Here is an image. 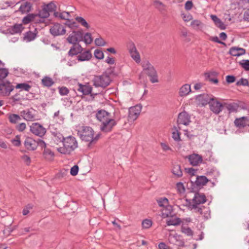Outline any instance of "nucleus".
Here are the masks:
<instances>
[{
	"label": "nucleus",
	"mask_w": 249,
	"mask_h": 249,
	"mask_svg": "<svg viewBox=\"0 0 249 249\" xmlns=\"http://www.w3.org/2000/svg\"><path fill=\"white\" fill-rule=\"evenodd\" d=\"M205 195L203 193H196L192 199V202L188 204L189 209L193 210L194 212L199 213L205 219H208L210 217V210L209 207L200 206L206 202Z\"/></svg>",
	"instance_id": "f257e3e1"
},
{
	"label": "nucleus",
	"mask_w": 249,
	"mask_h": 249,
	"mask_svg": "<svg viewBox=\"0 0 249 249\" xmlns=\"http://www.w3.org/2000/svg\"><path fill=\"white\" fill-rule=\"evenodd\" d=\"M96 117L101 122V131L105 133L111 131L117 124V122L111 117V114L105 110H98L96 114Z\"/></svg>",
	"instance_id": "f03ea898"
},
{
	"label": "nucleus",
	"mask_w": 249,
	"mask_h": 249,
	"mask_svg": "<svg viewBox=\"0 0 249 249\" xmlns=\"http://www.w3.org/2000/svg\"><path fill=\"white\" fill-rule=\"evenodd\" d=\"M63 143V147L57 148V151L63 154H70L78 147L77 142L72 136L65 138Z\"/></svg>",
	"instance_id": "7ed1b4c3"
},
{
	"label": "nucleus",
	"mask_w": 249,
	"mask_h": 249,
	"mask_svg": "<svg viewBox=\"0 0 249 249\" xmlns=\"http://www.w3.org/2000/svg\"><path fill=\"white\" fill-rule=\"evenodd\" d=\"M94 133L93 129L88 126H82L77 130L78 136L82 141L89 142V147H90L92 144Z\"/></svg>",
	"instance_id": "20e7f679"
},
{
	"label": "nucleus",
	"mask_w": 249,
	"mask_h": 249,
	"mask_svg": "<svg viewBox=\"0 0 249 249\" xmlns=\"http://www.w3.org/2000/svg\"><path fill=\"white\" fill-rule=\"evenodd\" d=\"M110 81V77L107 73H104L100 75L95 76L92 80L93 85L95 87L103 88H105L108 86Z\"/></svg>",
	"instance_id": "39448f33"
},
{
	"label": "nucleus",
	"mask_w": 249,
	"mask_h": 249,
	"mask_svg": "<svg viewBox=\"0 0 249 249\" xmlns=\"http://www.w3.org/2000/svg\"><path fill=\"white\" fill-rule=\"evenodd\" d=\"M23 118L28 121H34L37 119V111L33 108L23 110L20 112Z\"/></svg>",
	"instance_id": "423d86ee"
},
{
	"label": "nucleus",
	"mask_w": 249,
	"mask_h": 249,
	"mask_svg": "<svg viewBox=\"0 0 249 249\" xmlns=\"http://www.w3.org/2000/svg\"><path fill=\"white\" fill-rule=\"evenodd\" d=\"M14 89V87L8 81L0 82V95L1 96H9Z\"/></svg>",
	"instance_id": "0eeeda50"
},
{
	"label": "nucleus",
	"mask_w": 249,
	"mask_h": 249,
	"mask_svg": "<svg viewBox=\"0 0 249 249\" xmlns=\"http://www.w3.org/2000/svg\"><path fill=\"white\" fill-rule=\"evenodd\" d=\"M210 110L214 114H218L223 108V105L219 102L216 98L213 97L209 104Z\"/></svg>",
	"instance_id": "6e6552de"
},
{
	"label": "nucleus",
	"mask_w": 249,
	"mask_h": 249,
	"mask_svg": "<svg viewBox=\"0 0 249 249\" xmlns=\"http://www.w3.org/2000/svg\"><path fill=\"white\" fill-rule=\"evenodd\" d=\"M30 130L32 133L39 137H42L46 132V129L40 124L34 123L30 126Z\"/></svg>",
	"instance_id": "1a4fd4ad"
},
{
	"label": "nucleus",
	"mask_w": 249,
	"mask_h": 249,
	"mask_svg": "<svg viewBox=\"0 0 249 249\" xmlns=\"http://www.w3.org/2000/svg\"><path fill=\"white\" fill-rule=\"evenodd\" d=\"M127 47L131 57L136 63H139L141 61L140 55L134 43L132 42H129L127 44Z\"/></svg>",
	"instance_id": "9d476101"
},
{
	"label": "nucleus",
	"mask_w": 249,
	"mask_h": 249,
	"mask_svg": "<svg viewBox=\"0 0 249 249\" xmlns=\"http://www.w3.org/2000/svg\"><path fill=\"white\" fill-rule=\"evenodd\" d=\"M83 32L82 31H73L67 38V41L71 44H77L83 38Z\"/></svg>",
	"instance_id": "9b49d317"
},
{
	"label": "nucleus",
	"mask_w": 249,
	"mask_h": 249,
	"mask_svg": "<svg viewBox=\"0 0 249 249\" xmlns=\"http://www.w3.org/2000/svg\"><path fill=\"white\" fill-rule=\"evenodd\" d=\"M50 32L53 36H58L64 35L66 30L60 24L55 23L51 27Z\"/></svg>",
	"instance_id": "f8f14e48"
},
{
	"label": "nucleus",
	"mask_w": 249,
	"mask_h": 249,
	"mask_svg": "<svg viewBox=\"0 0 249 249\" xmlns=\"http://www.w3.org/2000/svg\"><path fill=\"white\" fill-rule=\"evenodd\" d=\"M177 122L178 128L180 129L179 125H188L190 124L191 122L190 116L186 112H182L178 114Z\"/></svg>",
	"instance_id": "ddd939ff"
},
{
	"label": "nucleus",
	"mask_w": 249,
	"mask_h": 249,
	"mask_svg": "<svg viewBox=\"0 0 249 249\" xmlns=\"http://www.w3.org/2000/svg\"><path fill=\"white\" fill-rule=\"evenodd\" d=\"M141 111V107L140 106H136L130 107L129 109L128 120L134 121L139 116Z\"/></svg>",
	"instance_id": "4468645a"
},
{
	"label": "nucleus",
	"mask_w": 249,
	"mask_h": 249,
	"mask_svg": "<svg viewBox=\"0 0 249 249\" xmlns=\"http://www.w3.org/2000/svg\"><path fill=\"white\" fill-rule=\"evenodd\" d=\"M144 72L149 77L150 81L152 83L159 82L157 72L153 66L150 67Z\"/></svg>",
	"instance_id": "2eb2a0df"
},
{
	"label": "nucleus",
	"mask_w": 249,
	"mask_h": 249,
	"mask_svg": "<svg viewBox=\"0 0 249 249\" xmlns=\"http://www.w3.org/2000/svg\"><path fill=\"white\" fill-rule=\"evenodd\" d=\"M24 144L25 148L28 150L34 151L36 150L37 147L36 140L30 137H27L25 139Z\"/></svg>",
	"instance_id": "dca6fc26"
},
{
	"label": "nucleus",
	"mask_w": 249,
	"mask_h": 249,
	"mask_svg": "<svg viewBox=\"0 0 249 249\" xmlns=\"http://www.w3.org/2000/svg\"><path fill=\"white\" fill-rule=\"evenodd\" d=\"M213 96L209 95L208 94H200L196 96V100L199 102V103L203 106H205L207 104H210Z\"/></svg>",
	"instance_id": "f3484780"
},
{
	"label": "nucleus",
	"mask_w": 249,
	"mask_h": 249,
	"mask_svg": "<svg viewBox=\"0 0 249 249\" xmlns=\"http://www.w3.org/2000/svg\"><path fill=\"white\" fill-rule=\"evenodd\" d=\"M189 161L192 166H197L202 162V158L196 154H193L188 157Z\"/></svg>",
	"instance_id": "a211bd4d"
},
{
	"label": "nucleus",
	"mask_w": 249,
	"mask_h": 249,
	"mask_svg": "<svg viewBox=\"0 0 249 249\" xmlns=\"http://www.w3.org/2000/svg\"><path fill=\"white\" fill-rule=\"evenodd\" d=\"M72 46L68 52V55L69 56L76 55L83 51V48L79 44H72Z\"/></svg>",
	"instance_id": "6ab92c4d"
},
{
	"label": "nucleus",
	"mask_w": 249,
	"mask_h": 249,
	"mask_svg": "<svg viewBox=\"0 0 249 249\" xmlns=\"http://www.w3.org/2000/svg\"><path fill=\"white\" fill-rule=\"evenodd\" d=\"M76 89L84 95H89L92 91V88L89 85H82L78 83Z\"/></svg>",
	"instance_id": "aec40b11"
},
{
	"label": "nucleus",
	"mask_w": 249,
	"mask_h": 249,
	"mask_svg": "<svg viewBox=\"0 0 249 249\" xmlns=\"http://www.w3.org/2000/svg\"><path fill=\"white\" fill-rule=\"evenodd\" d=\"M249 123V119L247 117L236 118L234 122L235 125L239 128L245 127Z\"/></svg>",
	"instance_id": "412c9836"
},
{
	"label": "nucleus",
	"mask_w": 249,
	"mask_h": 249,
	"mask_svg": "<svg viewBox=\"0 0 249 249\" xmlns=\"http://www.w3.org/2000/svg\"><path fill=\"white\" fill-rule=\"evenodd\" d=\"M229 53L234 56H239L246 53L245 49L237 47H233L230 50Z\"/></svg>",
	"instance_id": "4be33fe9"
},
{
	"label": "nucleus",
	"mask_w": 249,
	"mask_h": 249,
	"mask_svg": "<svg viewBox=\"0 0 249 249\" xmlns=\"http://www.w3.org/2000/svg\"><path fill=\"white\" fill-rule=\"evenodd\" d=\"M79 53L80 54L77 56V59L79 61H88L92 57V54L89 50H87L84 52H82Z\"/></svg>",
	"instance_id": "5701e85b"
},
{
	"label": "nucleus",
	"mask_w": 249,
	"mask_h": 249,
	"mask_svg": "<svg viewBox=\"0 0 249 249\" xmlns=\"http://www.w3.org/2000/svg\"><path fill=\"white\" fill-rule=\"evenodd\" d=\"M208 181V179L205 176H197L195 183L197 187H200L204 186Z\"/></svg>",
	"instance_id": "b1692460"
},
{
	"label": "nucleus",
	"mask_w": 249,
	"mask_h": 249,
	"mask_svg": "<svg viewBox=\"0 0 249 249\" xmlns=\"http://www.w3.org/2000/svg\"><path fill=\"white\" fill-rule=\"evenodd\" d=\"M210 17L216 27L221 30L225 29V24L216 15H211Z\"/></svg>",
	"instance_id": "393cba45"
},
{
	"label": "nucleus",
	"mask_w": 249,
	"mask_h": 249,
	"mask_svg": "<svg viewBox=\"0 0 249 249\" xmlns=\"http://www.w3.org/2000/svg\"><path fill=\"white\" fill-rule=\"evenodd\" d=\"M24 29L22 24H15L11 26L10 29V32L12 34L21 33Z\"/></svg>",
	"instance_id": "a878e982"
},
{
	"label": "nucleus",
	"mask_w": 249,
	"mask_h": 249,
	"mask_svg": "<svg viewBox=\"0 0 249 249\" xmlns=\"http://www.w3.org/2000/svg\"><path fill=\"white\" fill-rule=\"evenodd\" d=\"M191 91L190 85L185 84L182 86L179 91V94L180 96H185L187 95Z\"/></svg>",
	"instance_id": "bb28decb"
},
{
	"label": "nucleus",
	"mask_w": 249,
	"mask_h": 249,
	"mask_svg": "<svg viewBox=\"0 0 249 249\" xmlns=\"http://www.w3.org/2000/svg\"><path fill=\"white\" fill-rule=\"evenodd\" d=\"M191 26L196 31H200L203 28L204 25L199 20H193L191 23Z\"/></svg>",
	"instance_id": "cd10ccee"
},
{
	"label": "nucleus",
	"mask_w": 249,
	"mask_h": 249,
	"mask_svg": "<svg viewBox=\"0 0 249 249\" xmlns=\"http://www.w3.org/2000/svg\"><path fill=\"white\" fill-rule=\"evenodd\" d=\"M41 83L44 87H50L54 83L53 79L49 76H45L41 80Z\"/></svg>",
	"instance_id": "c85d7f7f"
},
{
	"label": "nucleus",
	"mask_w": 249,
	"mask_h": 249,
	"mask_svg": "<svg viewBox=\"0 0 249 249\" xmlns=\"http://www.w3.org/2000/svg\"><path fill=\"white\" fill-rule=\"evenodd\" d=\"M8 120L11 124H15L21 121V117L18 114H8Z\"/></svg>",
	"instance_id": "c756f323"
},
{
	"label": "nucleus",
	"mask_w": 249,
	"mask_h": 249,
	"mask_svg": "<svg viewBox=\"0 0 249 249\" xmlns=\"http://www.w3.org/2000/svg\"><path fill=\"white\" fill-rule=\"evenodd\" d=\"M36 36V33L31 31H29L25 33L24 36V39L27 42H30L34 40Z\"/></svg>",
	"instance_id": "7c9ffc66"
},
{
	"label": "nucleus",
	"mask_w": 249,
	"mask_h": 249,
	"mask_svg": "<svg viewBox=\"0 0 249 249\" xmlns=\"http://www.w3.org/2000/svg\"><path fill=\"white\" fill-rule=\"evenodd\" d=\"M36 17V15L35 14H29L23 18L22 22L24 24H27L34 20Z\"/></svg>",
	"instance_id": "2f4dec72"
},
{
	"label": "nucleus",
	"mask_w": 249,
	"mask_h": 249,
	"mask_svg": "<svg viewBox=\"0 0 249 249\" xmlns=\"http://www.w3.org/2000/svg\"><path fill=\"white\" fill-rule=\"evenodd\" d=\"M173 174L178 178L181 177L182 176V172L179 165H175L172 169Z\"/></svg>",
	"instance_id": "473e14b6"
},
{
	"label": "nucleus",
	"mask_w": 249,
	"mask_h": 249,
	"mask_svg": "<svg viewBox=\"0 0 249 249\" xmlns=\"http://www.w3.org/2000/svg\"><path fill=\"white\" fill-rule=\"evenodd\" d=\"M36 17H39L41 18H47L50 16L49 12L47 11L44 6H42V9L40 10L38 14H36Z\"/></svg>",
	"instance_id": "72a5a7b5"
},
{
	"label": "nucleus",
	"mask_w": 249,
	"mask_h": 249,
	"mask_svg": "<svg viewBox=\"0 0 249 249\" xmlns=\"http://www.w3.org/2000/svg\"><path fill=\"white\" fill-rule=\"evenodd\" d=\"M181 223V220L179 218H170L166 221V224L168 226H178Z\"/></svg>",
	"instance_id": "f704fd0d"
},
{
	"label": "nucleus",
	"mask_w": 249,
	"mask_h": 249,
	"mask_svg": "<svg viewBox=\"0 0 249 249\" xmlns=\"http://www.w3.org/2000/svg\"><path fill=\"white\" fill-rule=\"evenodd\" d=\"M227 109L230 112H233L236 111L238 108V105L235 103H231L230 104H225Z\"/></svg>",
	"instance_id": "c9c22d12"
},
{
	"label": "nucleus",
	"mask_w": 249,
	"mask_h": 249,
	"mask_svg": "<svg viewBox=\"0 0 249 249\" xmlns=\"http://www.w3.org/2000/svg\"><path fill=\"white\" fill-rule=\"evenodd\" d=\"M165 208L164 209V212L162 213V216L165 217H172L173 215V207L171 205H167V206L165 207Z\"/></svg>",
	"instance_id": "e433bc0d"
},
{
	"label": "nucleus",
	"mask_w": 249,
	"mask_h": 249,
	"mask_svg": "<svg viewBox=\"0 0 249 249\" xmlns=\"http://www.w3.org/2000/svg\"><path fill=\"white\" fill-rule=\"evenodd\" d=\"M43 155L47 160H52L54 157V153L50 149L46 148L44 150Z\"/></svg>",
	"instance_id": "4c0bfd02"
},
{
	"label": "nucleus",
	"mask_w": 249,
	"mask_h": 249,
	"mask_svg": "<svg viewBox=\"0 0 249 249\" xmlns=\"http://www.w3.org/2000/svg\"><path fill=\"white\" fill-rule=\"evenodd\" d=\"M75 19L83 27H84L87 29L89 28L90 26L83 18L77 16L75 18Z\"/></svg>",
	"instance_id": "58836bf2"
},
{
	"label": "nucleus",
	"mask_w": 249,
	"mask_h": 249,
	"mask_svg": "<svg viewBox=\"0 0 249 249\" xmlns=\"http://www.w3.org/2000/svg\"><path fill=\"white\" fill-rule=\"evenodd\" d=\"M9 74L8 69L6 68H0V82H5L3 80Z\"/></svg>",
	"instance_id": "ea45409f"
},
{
	"label": "nucleus",
	"mask_w": 249,
	"mask_h": 249,
	"mask_svg": "<svg viewBox=\"0 0 249 249\" xmlns=\"http://www.w3.org/2000/svg\"><path fill=\"white\" fill-rule=\"evenodd\" d=\"M174 128L175 131L172 133V138L175 141L178 142L180 141V133L178 132L180 129H178V126H174Z\"/></svg>",
	"instance_id": "a19ab883"
},
{
	"label": "nucleus",
	"mask_w": 249,
	"mask_h": 249,
	"mask_svg": "<svg viewBox=\"0 0 249 249\" xmlns=\"http://www.w3.org/2000/svg\"><path fill=\"white\" fill-rule=\"evenodd\" d=\"M153 5L159 11L162 12L165 10V6L163 3L159 0H155Z\"/></svg>",
	"instance_id": "79ce46f5"
},
{
	"label": "nucleus",
	"mask_w": 249,
	"mask_h": 249,
	"mask_svg": "<svg viewBox=\"0 0 249 249\" xmlns=\"http://www.w3.org/2000/svg\"><path fill=\"white\" fill-rule=\"evenodd\" d=\"M56 17L60 18L62 19L68 20L70 18V13L68 12H63L62 13H56L55 14Z\"/></svg>",
	"instance_id": "37998d69"
},
{
	"label": "nucleus",
	"mask_w": 249,
	"mask_h": 249,
	"mask_svg": "<svg viewBox=\"0 0 249 249\" xmlns=\"http://www.w3.org/2000/svg\"><path fill=\"white\" fill-rule=\"evenodd\" d=\"M16 89H20L22 90H24L27 91H29L30 89L31 88V86L29 85V84L23 83H20L18 84L16 86Z\"/></svg>",
	"instance_id": "c03bdc74"
},
{
	"label": "nucleus",
	"mask_w": 249,
	"mask_h": 249,
	"mask_svg": "<svg viewBox=\"0 0 249 249\" xmlns=\"http://www.w3.org/2000/svg\"><path fill=\"white\" fill-rule=\"evenodd\" d=\"M65 25L71 29H76L78 27V26L76 22L72 20H70L69 18L66 20V22L65 23Z\"/></svg>",
	"instance_id": "a18cd8bd"
},
{
	"label": "nucleus",
	"mask_w": 249,
	"mask_h": 249,
	"mask_svg": "<svg viewBox=\"0 0 249 249\" xmlns=\"http://www.w3.org/2000/svg\"><path fill=\"white\" fill-rule=\"evenodd\" d=\"M157 202L160 207H165L169 204L168 199L166 197L160 198L157 200Z\"/></svg>",
	"instance_id": "49530a36"
},
{
	"label": "nucleus",
	"mask_w": 249,
	"mask_h": 249,
	"mask_svg": "<svg viewBox=\"0 0 249 249\" xmlns=\"http://www.w3.org/2000/svg\"><path fill=\"white\" fill-rule=\"evenodd\" d=\"M181 231L182 233H184L187 236H192L193 235V231L191 229V228L187 227L182 226L181 228Z\"/></svg>",
	"instance_id": "de8ad7c7"
},
{
	"label": "nucleus",
	"mask_w": 249,
	"mask_h": 249,
	"mask_svg": "<svg viewBox=\"0 0 249 249\" xmlns=\"http://www.w3.org/2000/svg\"><path fill=\"white\" fill-rule=\"evenodd\" d=\"M142 225L143 228L148 229L151 227L152 225V222L149 219H145L142 221Z\"/></svg>",
	"instance_id": "09e8293b"
},
{
	"label": "nucleus",
	"mask_w": 249,
	"mask_h": 249,
	"mask_svg": "<svg viewBox=\"0 0 249 249\" xmlns=\"http://www.w3.org/2000/svg\"><path fill=\"white\" fill-rule=\"evenodd\" d=\"M43 6L46 8L49 12H53L55 10L56 8L55 5L53 2H51L47 4L44 5Z\"/></svg>",
	"instance_id": "8fccbe9b"
},
{
	"label": "nucleus",
	"mask_w": 249,
	"mask_h": 249,
	"mask_svg": "<svg viewBox=\"0 0 249 249\" xmlns=\"http://www.w3.org/2000/svg\"><path fill=\"white\" fill-rule=\"evenodd\" d=\"M94 54L95 57L98 59H102L104 56L103 52L98 49H96L94 51Z\"/></svg>",
	"instance_id": "3c124183"
},
{
	"label": "nucleus",
	"mask_w": 249,
	"mask_h": 249,
	"mask_svg": "<svg viewBox=\"0 0 249 249\" xmlns=\"http://www.w3.org/2000/svg\"><path fill=\"white\" fill-rule=\"evenodd\" d=\"M84 42L86 44H90L92 41L91 35L90 33H86L84 36Z\"/></svg>",
	"instance_id": "603ef678"
},
{
	"label": "nucleus",
	"mask_w": 249,
	"mask_h": 249,
	"mask_svg": "<svg viewBox=\"0 0 249 249\" xmlns=\"http://www.w3.org/2000/svg\"><path fill=\"white\" fill-rule=\"evenodd\" d=\"M153 66L148 60H143L142 63V67L143 71H145L146 70Z\"/></svg>",
	"instance_id": "864d4df0"
},
{
	"label": "nucleus",
	"mask_w": 249,
	"mask_h": 249,
	"mask_svg": "<svg viewBox=\"0 0 249 249\" xmlns=\"http://www.w3.org/2000/svg\"><path fill=\"white\" fill-rule=\"evenodd\" d=\"M239 64L246 71H249V60H242Z\"/></svg>",
	"instance_id": "5fc2aeb1"
},
{
	"label": "nucleus",
	"mask_w": 249,
	"mask_h": 249,
	"mask_svg": "<svg viewBox=\"0 0 249 249\" xmlns=\"http://www.w3.org/2000/svg\"><path fill=\"white\" fill-rule=\"evenodd\" d=\"M59 92L61 95L65 96L69 93V90L66 87H62L59 88Z\"/></svg>",
	"instance_id": "6e6d98bb"
},
{
	"label": "nucleus",
	"mask_w": 249,
	"mask_h": 249,
	"mask_svg": "<svg viewBox=\"0 0 249 249\" xmlns=\"http://www.w3.org/2000/svg\"><path fill=\"white\" fill-rule=\"evenodd\" d=\"M64 139L65 138L60 134L55 135L53 138V140L56 143H58L59 142H63Z\"/></svg>",
	"instance_id": "4d7b16f0"
},
{
	"label": "nucleus",
	"mask_w": 249,
	"mask_h": 249,
	"mask_svg": "<svg viewBox=\"0 0 249 249\" xmlns=\"http://www.w3.org/2000/svg\"><path fill=\"white\" fill-rule=\"evenodd\" d=\"M176 187L178 191L180 193H183L185 192V188L184 185L181 182H178L177 183Z\"/></svg>",
	"instance_id": "13d9d810"
},
{
	"label": "nucleus",
	"mask_w": 249,
	"mask_h": 249,
	"mask_svg": "<svg viewBox=\"0 0 249 249\" xmlns=\"http://www.w3.org/2000/svg\"><path fill=\"white\" fill-rule=\"evenodd\" d=\"M12 143L16 146H19L21 144V142L20 140V137L18 135L16 136L14 139L11 140Z\"/></svg>",
	"instance_id": "bf43d9fd"
},
{
	"label": "nucleus",
	"mask_w": 249,
	"mask_h": 249,
	"mask_svg": "<svg viewBox=\"0 0 249 249\" xmlns=\"http://www.w3.org/2000/svg\"><path fill=\"white\" fill-rule=\"evenodd\" d=\"M95 43L97 46H103L105 45L106 42L102 38H98L95 39Z\"/></svg>",
	"instance_id": "052dcab7"
},
{
	"label": "nucleus",
	"mask_w": 249,
	"mask_h": 249,
	"mask_svg": "<svg viewBox=\"0 0 249 249\" xmlns=\"http://www.w3.org/2000/svg\"><path fill=\"white\" fill-rule=\"evenodd\" d=\"M79 168L77 165H74L71 169L70 173L72 176H76L78 172Z\"/></svg>",
	"instance_id": "680f3d73"
},
{
	"label": "nucleus",
	"mask_w": 249,
	"mask_h": 249,
	"mask_svg": "<svg viewBox=\"0 0 249 249\" xmlns=\"http://www.w3.org/2000/svg\"><path fill=\"white\" fill-rule=\"evenodd\" d=\"M26 125L24 123H22L18 124L16 127V129L20 132L23 131L26 129Z\"/></svg>",
	"instance_id": "e2e57ef3"
},
{
	"label": "nucleus",
	"mask_w": 249,
	"mask_h": 249,
	"mask_svg": "<svg viewBox=\"0 0 249 249\" xmlns=\"http://www.w3.org/2000/svg\"><path fill=\"white\" fill-rule=\"evenodd\" d=\"M248 81L244 78H241L239 81H237L236 83V85L237 86H247L248 85Z\"/></svg>",
	"instance_id": "0e129e2a"
},
{
	"label": "nucleus",
	"mask_w": 249,
	"mask_h": 249,
	"mask_svg": "<svg viewBox=\"0 0 249 249\" xmlns=\"http://www.w3.org/2000/svg\"><path fill=\"white\" fill-rule=\"evenodd\" d=\"M186 172L190 175L191 176H194L195 175L196 173V170L194 169L193 168H185Z\"/></svg>",
	"instance_id": "69168bd1"
},
{
	"label": "nucleus",
	"mask_w": 249,
	"mask_h": 249,
	"mask_svg": "<svg viewBox=\"0 0 249 249\" xmlns=\"http://www.w3.org/2000/svg\"><path fill=\"white\" fill-rule=\"evenodd\" d=\"M235 81V77L233 75H227L226 76V81L228 83H233Z\"/></svg>",
	"instance_id": "338daca9"
},
{
	"label": "nucleus",
	"mask_w": 249,
	"mask_h": 249,
	"mask_svg": "<svg viewBox=\"0 0 249 249\" xmlns=\"http://www.w3.org/2000/svg\"><path fill=\"white\" fill-rule=\"evenodd\" d=\"M32 208V206L31 204H29L26 206V208H24L22 211V214L24 215H27L29 213V209H31Z\"/></svg>",
	"instance_id": "774afa93"
}]
</instances>
